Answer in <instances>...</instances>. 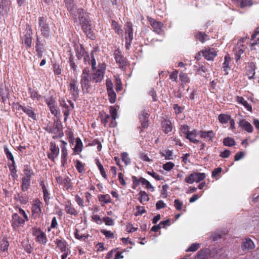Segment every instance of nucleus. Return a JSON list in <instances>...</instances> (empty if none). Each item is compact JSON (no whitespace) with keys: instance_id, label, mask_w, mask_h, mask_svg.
<instances>
[{"instance_id":"nucleus-27","label":"nucleus","mask_w":259,"mask_h":259,"mask_svg":"<svg viewBox=\"0 0 259 259\" xmlns=\"http://www.w3.org/2000/svg\"><path fill=\"white\" fill-rule=\"evenodd\" d=\"M40 186H41V187L42 189L44 200H45V202H46V203L47 204L48 203V197L49 194L48 192L47 189L46 187L45 182L41 180H40Z\"/></svg>"},{"instance_id":"nucleus-59","label":"nucleus","mask_w":259,"mask_h":259,"mask_svg":"<svg viewBox=\"0 0 259 259\" xmlns=\"http://www.w3.org/2000/svg\"><path fill=\"white\" fill-rule=\"evenodd\" d=\"M125 30L126 34H127L128 32L133 31L132 23L131 22H127L126 23Z\"/></svg>"},{"instance_id":"nucleus-2","label":"nucleus","mask_w":259,"mask_h":259,"mask_svg":"<svg viewBox=\"0 0 259 259\" xmlns=\"http://www.w3.org/2000/svg\"><path fill=\"white\" fill-rule=\"evenodd\" d=\"M23 35L21 36V40L27 49L31 48L32 43V32L31 26L27 24L25 29L23 32Z\"/></svg>"},{"instance_id":"nucleus-62","label":"nucleus","mask_w":259,"mask_h":259,"mask_svg":"<svg viewBox=\"0 0 259 259\" xmlns=\"http://www.w3.org/2000/svg\"><path fill=\"white\" fill-rule=\"evenodd\" d=\"M222 169L221 167H218L214 168L212 172V177H217L220 173L221 172Z\"/></svg>"},{"instance_id":"nucleus-32","label":"nucleus","mask_w":259,"mask_h":259,"mask_svg":"<svg viewBox=\"0 0 259 259\" xmlns=\"http://www.w3.org/2000/svg\"><path fill=\"white\" fill-rule=\"evenodd\" d=\"M230 116L228 115L221 114L218 116V119L222 123H226L230 120Z\"/></svg>"},{"instance_id":"nucleus-36","label":"nucleus","mask_w":259,"mask_h":259,"mask_svg":"<svg viewBox=\"0 0 259 259\" xmlns=\"http://www.w3.org/2000/svg\"><path fill=\"white\" fill-rule=\"evenodd\" d=\"M67 150L65 147H63L62 148V154H61V162L63 165H64L67 161Z\"/></svg>"},{"instance_id":"nucleus-5","label":"nucleus","mask_w":259,"mask_h":259,"mask_svg":"<svg viewBox=\"0 0 259 259\" xmlns=\"http://www.w3.org/2000/svg\"><path fill=\"white\" fill-rule=\"evenodd\" d=\"M69 91L74 100H76L79 97V90L77 85V80L72 79L69 83Z\"/></svg>"},{"instance_id":"nucleus-7","label":"nucleus","mask_w":259,"mask_h":259,"mask_svg":"<svg viewBox=\"0 0 259 259\" xmlns=\"http://www.w3.org/2000/svg\"><path fill=\"white\" fill-rule=\"evenodd\" d=\"M83 31L87 35L91 33V21L87 17H79Z\"/></svg>"},{"instance_id":"nucleus-23","label":"nucleus","mask_w":259,"mask_h":259,"mask_svg":"<svg viewBox=\"0 0 259 259\" xmlns=\"http://www.w3.org/2000/svg\"><path fill=\"white\" fill-rule=\"evenodd\" d=\"M51 150L52 152V156H51L50 155V158H51L52 160L54 161V158L56 157L59 153V149L58 147H56L54 143L51 142Z\"/></svg>"},{"instance_id":"nucleus-54","label":"nucleus","mask_w":259,"mask_h":259,"mask_svg":"<svg viewBox=\"0 0 259 259\" xmlns=\"http://www.w3.org/2000/svg\"><path fill=\"white\" fill-rule=\"evenodd\" d=\"M103 221L105 223L106 225L112 226L114 224L113 220L108 217H104L103 218Z\"/></svg>"},{"instance_id":"nucleus-51","label":"nucleus","mask_w":259,"mask_h":259,"mask_svg":"<svg viewBox=\"0 0 259 259\" xmlns=\"http://www.w3.org/2000/svg\"><path fill=\"white\" fill-rule=\"evenodd\" d=\"M52 62L53 63L54 71L55 74L59 75L61 73V70L60 68L59 65L57 64L56 62H54V61L52 60Z\"/></svg>"},{"instance_id":"nucleus-63","label":"nucleus","mask_w":259,"mask_h":259,"mask_svg":"<svg viewBox=\"0 0 259 259\" xmlns=\"http://www.w3.org/2000/svg\"><path fill=\"white\" fill-rule=\"evenodd\" d=\"M91 145H98L97 149H98V151H100L102 149L101 143H100V142L99 140H98L97 139L94 140L92 141Z\"/></svg>"},{"instance_id":"nucleus-6","label":"nucleus","mask_w":259,"mask_h":259,"mask_svg":"<svg viewBox=\"0 0 259 259\" xmlns=\"http://www.w3.org/2000/svg\"><path fill=\"white\" fill-rule=\"evenodd\" d=\"M11 2L8 0H2L0 2V16L8 15L11 9Z\"/></svg>"},{"instance_id":"nucleus-29","label":"nucleus","mask_w":259,"mask_h":259,"mask_svg":"<svg viewBox=\"0 0 259 259\" xmlns=\"http://www.w3.org/2000/svg\"><path fill=\"white\" fill-rule=\"evenodd\" d=\"M76 144L74 148L75 152L79 153L82 150V143L81 140L79 138L76 139Z\"/></svg>"},{"instance_id":"nucleus-30","label":"nucleus","mask_w":259,"mask_h":259,"mask_svg":"<svg viewBox=\"0 0 259 259\" xmlns=\"http://www.w3.org/2000/svg\"><path fill=\"white\" fill-rule=\"evenodd\" d=\"M223 144L225 146L230 147L232 146L235 145L236 142L233 138L230 137H226L224 138L223 140Z\"/></svg>"},{"instance_id":"nucleus-21","label":"nucleus","mask_w":259,"mask_h":259,"mask_svg":"<svg viewBox=\"0 0 259 259\" xmlns=\"http://www.w3.org/2000/svg\"><path fill=\"white\" fill-rule=\"evenodd\" d=\"M161 124L163 128V131L165 133H168L172 130V125L171 121L169 120H164L162 121Z\"/></svg>"},{"instance_id":"nucleus-35","label":"nucleus","mask_w":259,"mask_h":259,"mask_svg":"<svg viewBox=\"0 0 259 259\" xmlns=\"http://www.w3.org/2000/svg\"><path fill=\"white\" fill-rule=\"evenodd\" d=\"M29 93L30 94V97L33 100H39L41 98V96L38 95L36 91L31 88L29 89Z\"/></svg>"},{"instance_id":"nucleus-39","label":"nucleus","mask_w":259,"mask_h":259,"mask_svg":"<svg viewBox=\"0 0 259 259\" xmlns=\"http://www.w3.org/2000/svg\"><path fill=\"white\" fill-rule=\"evenodd\" d=\"M65 210L67 213L72 215H75L77 213V211L70 205H66Z\"/></svg>"},{"instance_id":"nucleus-9","label":"nucleus","mask_w":259,"mask_h":259,"mask_svg":"<svg viewBox=\"0 0 259 259\" xmlns=\"http://www.w3.org/2000/svg\"><path fill=\"white\" fill-rule=\"evenodd\" d=\"M148 118L149 114L148 113L146 112L145 111H142L139 115V119L141 122V126H140L139 128L141 129V131L148 127Z\"/></svg>"},{"instance_id":"nucleus-17","label":"nucleus","mask_w":259,"mask_h":259,"mask_svg":"<svg viewBox=\"0 0 259 259\" xmlns=\"http://www.w3.org/2000/svg\"><path fill=\"white\" fill-rule=\"evenodd\" d=\"M254 243L250 239L246 238L242 242L241 248L243 250H249L254 248Z\"/></svg>"},{"instance_id":"nucleus-37","label":"nucleus","mask_w":259,"mask_h":259,"mask_svg":"<svg viewBox=\"0 0 259 259\" xmlns=\"http://www.w3.org/2000/svg\"><path fill=\"white\" fill-rule=\"evenodd\" d=\"M207 251L206 250H200L198 252L196 259H207Z\"/></svg>"},{"instance_id":"nucleus-26","label":"nucleus","mask_w":259,"mask_h":259,"mask_svg":"<svg viewBox=\"0 0 259 259\" xmlns=\"http://www.w3.org/2000/svg\"><path fill=\"white\" fill-rule=\"evenodd\" d=\"M237 101L240 104H242L245 108L250 111H252V107L242 97H237Z\"/></svg>"},{"instance_id":"nucleus-60","label":"nucleus","mask_w":259,"mask_h":259,"mask_svg":"<svg viewBox=\"0 0 259 259\" xmlns=\"http://www.w3.org/2000/svg\"><path fill=\"white\" fill-rule=\"evenodd\" d=\"M137 209L138 210V211L135 214L136 216L142 214L146 212L145 210L144 209V208L142 206H137Z\"/></svg>"},{"instance_id":"nucleus-48","label":"nucleus","mask_w":259,"mask_h":259,"mask_svg":"<svg viewBox=\"0 0 259 259\" xmlns=\"http://www.w3.org/2000/svg\"><path fill=\"white\" fill-rule=\"evenodd\" d=\"M160 154L162 156H164L167 160L171 159L172 152L170 150H167L164 152H160Z\"/></svg>"},{"instance_id":"nucleus-57","label":"nucleus","mask_w":259,"mask_h":259,"mask_svg":"<svg viewBox=\"0 0 259 259\" xmlns=\"http://www.w3.org/2000/svg\"><path fill=\"white\" fill-rule=\"evenodd\" d=\"M76 168L79 172H82L83 170V165L79 160H76Z\"/></svg>"},{"instance_id":"nucleus-40","label":"nucleus","mask_w":259,"mask_h":259,"mask_svg":"<svg viewBox=\"0 0 259 259\" xmlns=\"http://www.w3.org/2000/svg\"><path fill=\"white\" fill-rule=\"evenodd\" d=\"M139 195L140 196L139 199L141 203H143V201H149V198L148 195L145 191H141L139 193Z\"/></svg>"},{"instance_id":"nucleus-46","label":"nucleus","mask_w":259,"mask_h":259,"mask_svg":"<svg viewBox=\"0 0 259 259\" xmlns=\"http://www.w3.org/2000/svg\"><path fill=\"white\" fill-rule=\"evenodd\" d=\"M175 164L172 162H167L163 165V168L166 171H169L174 167Z\"/></svg>"},{"instance_id":"nucleus-45","label":"nucleus","mask_w":259,"mask_h":259,"mask_svg":"<svg viewBox=\"0 0 259 259\" xmlns=\"http://www.w3.org/2000/svg\"><path fill=\"white\" fill-rule=\"evenodd\" d=\"M180 78L183 83H187L190 82V78L186 73L181 72L179 75Z\"/></svg>"},{"instance_id":"nucleus-42","label":"nucleus","mask_w":259,"mask_h":259,"mask_svg":"<svg viewBox=\"0 0 259 259\" xmlns=\"http://www.w3.org/2000/svg\"><path fill=\"white\" fill-rule=\"evenodd\" d=\"M4 152L6 155L7 158L12 162L14 161V158L12 153L9 151L7 146H4Z\"/></svg>"},{"instance_id":"nucleus-15","label":"nucleus","mask_w":259,"mask_h":259,"mask_svg":"<svg viewBox=\"0 0 259 259\" xmlns=\"http://www.w3.org/2000/svg\"><path fill=\"white\" fill-rule=\"evenodd\" d=\"M203 56L207 60H213L217 55V53L214 49H209L202 52Z\"/></svg>"},{"instance_id":"nucleus-10","label":"nucleus","mask_w":259,"mask_h":259,"mask_svg":"<svg viewBox=\"0 0 259 259\" xmlns=\"http://www.w3.org/2000/svg\"><path fill=\"white\" fill-rule=\"evenodd\" d=\"M25 220L21 218L17 213L12 215V225L14 228L23 226L25 223Z\"/></svg>"},{"instance_id":"nucleus-34","label":"nucleus","mask_w":259,"mask_h":259,"mask_svg":"<svg viewBox=\"0 0 259 259\" xmlns=\"http://www.w3.org/2000/svg\"><path fill=\"white\" fill-rule=\"evenodd\" d=\"M225 234V232H215L211 234L210 238L212 239V241H215L218 240L219 239L222 238L223 235Z\"/></svg>"},{"instance_id":"nucleus-58","label":"nucleus","mask_w":259,"mask_h":259,"mask_svg":"<svg viewBox=\"0 0 259 259\" xmlns=\"http://www.w3.org/2000/svg\"><path fill=\"white\" fill-rule=\"evenodd\" d=\"M42 34L45 36H49V29L48 26H42L41 28Z\"/></svg>"},{"instance_id":"nucleus-4","label":"nucleus","mask_w":259,"mask_h":259,"mask_svg":"<svg viewBox=\"0 0 259 259\" xmlns=\"http://www.w3.org/2000/svg\"><path fill=\"white\" fill-rule=\"evenodd\" d=\"M42 203L38 199H35L32 204L31 211L32 215L34 218H38L41 213Z\"/></svg>"},{"instance_id":"nucleus-24","label":"nucleus","mask_w":259,"mask_h":259,"mask_svg":"<svg viewBox=\"0 0 259 259\" xmlns=\"http://www.w3.org/2000/svg\"><path fill=\"white\" fill-rule=\"evenodd\" d=\"M195 37L197 39L199 40L202 43L204 42L206 39H209L208 36L202 32H196L195 34Z\"/></svg>"},{"instance_id":"nucleus-55","label":"nucleus","mask_w":259,"mask_h":259,"mask_svg":"<svg viewBox=\"0 0 259 259\" xmlns=\"http://www.w3.org/2000/svg\"><path fill=\"white\" fill-rule=\"evenodd\" d=\"M245 155V153L242 151L238 152L234 156V159L235 161H238L242 158Z\"/></svg>"},{"instance_id":"nucleus-14","label":"nucleus","mask_w":259,"mask_h":259,"mask_svg":"<svg viewBox=\"0 0 259 259\" xmlns=\"http://www.w3.org/2000/svg\"><path fill=\"white\" fill-rule=\"evenodd\" d=\"M234 4L241 8L250 7L253 5L252 0H232Z\"/></svg>"},{"instance_id":"nucleus-12","label":"nucleus","mask_w":259,"mask_h":259,"mask_svg":"<svg viewBox=\"0 0 259 259\" xmlns=\"http://www.w3.org/2000/svg\"><path fill=\"white\" fill-rule=\"evenodd\" d=\"M81 87L83 93H88L89 89L90 87L89 85V78L88 75H81L80 80Z\"/></svg>"},{"instance_id":"nucleus-13","label":"nucleus","mask_w":259,"mask_h":259,"mask_svg":"<svg viewBox=\"0 0 259 259\" xmlns=\"http://www.w3.org/2000/svg\"><path fill=\"white\" fill-rule=\"evenodd\" d=\"M115 59L120 68H122L126 65L127 61L126 59L119 52L115 53Z\"/></svg>"},{"instance_id":"nucleus-64","label":"nucleus","mask_w":259,"mask_h":259,"mask_svg":"<svg viewBox=\"0 0 259 259\" xmlns=\"http://www.w3.org/2000/svg\"><path fill=\"white\" fill-rule=\"evenodd\" d=\"M165 207V204L162 200H159L156 203V207L157 209H160Z\"/></svg>"},{"instance_id":"nucleus-18","label":"nucleus","mask_w":259,"mask_h":259,"mask_svg":"<svg viewBox=\"0 0 259 259\" xmlns=\"http://www.w3.org/2000/svg\"><path fill=\"white\" fill-rule=\"evenodd\" d=\"M239 125L248 133H252L253 132V126L249 122L244 119L240 120Z\"/></svg>"},{"instance_id":"nucleus-50","label":"nucleus","mask_w":259,"mask_h":259,"mask_svg":"<svg viewBox=\"0 0 259 259\" xmlns=\"http://www.w3.org/2000/svg\"><path fill=\"white\" fill-rule=\"evenodd\" d=\"M200 244L193 243L186 250V251H195L200 247Z\"/></svg>"},{"instance_id":"nucleus-44","label":"nucleus","mask_w":259,"mask_h":259,"mask_svg":"<svg viewBox=\"0 0 259 259\" xmlns=\"http://www.w3.org/2000/svg\"><path fill=\"white\" fill-rule=\"evenodd\" d=\"M96 164L100 171L101 174L102 176V177L105 179H107V175L106 174V172L104 169L103 165L100 163L99 160H97Z\"/></svg>"},{"instance_id":"nucleus-3","label":"nucleus","mask_w":259,"mask_h":259,"mask_svg":"<svg viewBox=\"0 0 259 259\" xmlns=\"http://www.w3.org/2000/svg\"><path fill=\"white\" fill-rule=\"evenodd\" d=\"M205 177L204 173L193 172L188 177L185 179V181L189 184H192L194 182H199L203 180Z\"/></svg>"},{"instance_id":"nucleus-52","label":"nucleus","mask_w":259,"mask_h":259,"mask_svg":"<svg viewBox=\"0 0 259 259\" xmlns=\"http://www.w3.org/2000/svg\"><path fill=\"white\" fill-rule=\"evenodd\" d=\"M101 232L103 233L107 238H112L114 237V234L110 231H107L105 230H101Z\"/></svg>"},{"instance_id":"nucleus-41","label":"nucleus","mask_w":259,"mask_h":259,"mask_svg":"<svg viewBox=\"0 0 259 259\" xmlns=\"http://www.w3.org/2000/svg\"><path fill=\"white\" fill-rule=\"evenodd\" d=\"M112 25L113 28L114 29L116 33H117L118 34L122 33L123 30L120 28V27L118 25L117 22L113 20L112 21Z\"/></svg>"},{"instance_id":"nucleus-20","label":"nucleus","mask_w":259,"mask_h":259,"mask_svg":"<svg viewBox=\"0 0 259 259\" xmlns=\"http://www.w3.org/2000/svg\"><path fill=\"white\" fill-rule=\"evenodd\" d=\"M104 76V72L101 70L98 69L92 75V80L95 82H100Z\"/></svg>"},{"instance_id":"nucleus-16","label":"nucleus","mask_w":259,"mask_h":259,"mask_svg":"<svg viewBox=\"0 0 259 259\" xmlns=\"http://www.w3.org/2000/svg\"><path fill=\"white\" fill-rule=\"evenodd\" d=\"M9 245L7 238H4L0 242V250L3 252V256H6Z\"/></svg>"},{"instance_id":"nucleus-22","label":"nucleus","mask_w":259,"mask_h":259,"mask_svg":"<svg viewBox=\"0 0 259 259\" xmlns=\"http://www.w3.org/2000/svg\"><path fill=\"white\" fill-rule=\"evenodd\" d=\"M31 179L27 178H22L21 190L22 191H26L28 190L30 187Z\"/></svg>"},{"instance_id":"nucleus-61","label":"nucleus","mask_w":259,"mask_h":259,"mask_svg":"<svg viewBox=\"0 0 259 259\" xmlns=\"http://www.w3.org/2000/svg\"><path fill=\"white\" fill-rule=\"evenodd\" d=\"M147 173L151 176L153 178L155 179L156 180H160L162 179V178L160 177L159 175H158L155 172L152 171H148Z\"/></svg>"},{"instance_id":"nucleus-28","label":"nucleus","mask_w":259,"mask_h":259,"mask_svg":"<svg viewBox=\"0 0 259 259\" xmlns=\"http://www.w3.org/2000/svg\"><path fill=\"white\" fill-rule=\"evenodd\" d=\"M29 117H31L33 120L36 119V115L35 113L31 109L30 107H26L23 111Z\"/></svg>"},{"instance_id":"nucleus-1","label":"nucleus","mask_w":259,"mask_h":259,"mask_svg":"<svg viewBox=\"0 0 259 259\" xmlns=\"http://www.w3.org/2000/svg\"><path fill=\"white\" fill-rule=\"evenodd\" d=\"M110 113L111 115L108 114L102 115L100 116L102 122L104 124V126H106L108 120H111L109 124V127H114L116 126L117 123L115 121L116 118L117 117V111L116 108L114 107H111L110 109Z\"/></svg>"},{"instance_id":"nucleus-31","label":"nucleus","mask_w":259,"mask_h":259,"mask_svg":"<svg viewBox=\"0 0 259 259\" xmlns=\"http://www.w3.org/2000/svg\"><path fill=\"white\" fill-rule=\"evenodd\" d=\"M23 171L25 177L23 178H29L31 179V177L34 175L33 170L28 166H25Z\"/></svg>"},{"instance_id":"nucleus-47","label":"nucleus","mask_w":259,"mask_h":259,"mask_svg":"<svg viewBox=\"0 0 259 259\" xmlns=\"http://www.w3.org/2000/svg\"><path fill=\"white\" fill-rule=\"evenodd\" d=\"M18 198L19 201L22 203L25 204L28 202V198L26 195H22L20 194L18 195Z\"/></svg>"},{"instance_id":"nucleus-11","label":"nucleus","mask_w":259,"mask_h":259,"mask_svg":"<svg viewBox=\"0 0 259 259\" xmlns=\"http://www.w3.org/2000/svg\"><path fill=\"white\" fill-rule=\"evenodd\" d=\"M148 21L151 25L153 28L154 31L158 34H160L161 32V28L163 26L162 23L161 22L155 21L151 17H148Z\"/></svg>"},{"instance_id":"nucleus-19","label":"nucleus","mask_w":259,"mask_h":259,"mask_svg":"<svg viewBox=\"0 0 259 259\" xmlns=\"http://www.w3.org/2000/svg\"><path fill=\"white\" fill-rule=\"evenodd\" d=\"M64 2L67 9L73 14L76 9V5L74 0H64Z\"/></svg>"},{"instance_id":"nucleus-8","label":"nucleus","mask_w":259,"mask_h":259,"mask_svg":"<svg viewBox=\"0 0 259 259\" xmlns=\"http://www.w3.org/2000/svg\"><path fill=\"white\" fill-rule=\"evenodd\" d=\"M32 233L33 235L36 237L37 241L41 244L47 243V238L46 235L40 229L37 228H33Z\"/></svg>"},{"instance_id":"nucleus-56","label":"nucleus","mask_w":259,"mask_h":259,"mask_svg":"<svg viewBox=\"0 0 259 259\" xmlns=\"http://www.w3.org/2000/svg\"><path fill=\"white\" fill-rule=\"evenodd\" d=\"M175 206L176 209L178 210H181L182 209L183 203L181 202L179 199H176L174 201Z\"/></svg>"},{"instance_id":"nucleus-49","label":"nucleus","mask_w":259,"mask_h":259,"mask_svg":"<svg viewBox=\"0 0 259 259\" xmlns=\"http://www.w3.org/2000/svg\"><path fill=\"white\" fill-rule=\"evenodd\" d=\"M121 158L122 161L125 163L126 165H127L131 163V160L128 156V154L126 152H123L121 154Z\"/></svg>"},{"instance_id":"nucleus-38","label":"nucleus","mask_w":259,"mask_h":259,"mask_svg":"<svg viewBox=\"0 0 259 259\" xmlns=\"http://www.w3.org/2000/svg\"><path fill=\"white\" fill-rule=\"evenodd\" d=\"M108 94L109 98V101L111 103H113L115 102L116 96L115 92L113 90H110L108 91Z\"/></svg>"},{"instance_id":"nucleus-43","label":"nucleus","mask_w":259,"mask_h":259,"mask_svg":"<svg viewBox=\"0 0 259 259\" xmlns=\"http://www.w3.org/2000/svg\"><path fill=\"white\" fill-rule=\"evenodd\" d=\"M99 200L101 202H103L105 203H108L110 202V197L109 195H102L99 196Z\"/></svg>"},{"instance_id":"nucleus-25","label":"nucleus","mask_w":259,"mask_h":259,"mask_svg":"<svg viewBox=\"0 0 259 259\" xmlns=\"http://www.w3.org/2000/svg\"><path fill=\"white\" fill-rule=\"evenodd\" d=\"M200 136L202 138H208L209 140L211 141H212V138L214 137V134L212 131H200Z\"/></svg>"},{"instance_id":"nucleus-53","label":"nucleus","mask_w":259,"mask_h":259,"mask_svg":"<svg viewBox=\"0 0 259 259\" xmlns=\"http://www.w3.org/2000/svg\"><path fill=\"white\" fill-rule=\"evenodd\" d=\"M15 164H16L15 161H14L12 162L11 164L9 165V169H10L11 172L12 174H15V175H16V172H17Z\"/></svg>"},{"instance_id":"nucleus-33","label":"nucleus","mask_w":259,"mask_h":259,"mask_svg":"<svg viewBox=\"0 0 259 259\" xmlns=\"http://www.w3.org/2000/svg\"><path fill=\"white\" fill-rule=\"evenodd\" d=\"M50 110L51 111V113L56 117H57L58 115L60 114V111L53 104L52 100L50 101Z\"/></svg>"}]
</instances>
